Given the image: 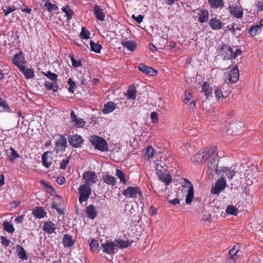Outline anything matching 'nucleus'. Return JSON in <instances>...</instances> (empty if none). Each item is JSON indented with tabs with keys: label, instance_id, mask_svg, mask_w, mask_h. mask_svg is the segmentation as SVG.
Here are the masks:
<instances>
[{
	"label": "nucleus",
	"instance_id": "f257e3e1",
	"mask_svg": "<svg viewBox=\"0 0 263 263\" xmlns=\"http://www.w3.org/2000/svg\"><path fill=\"white\" fill-rule=\"evenodd\" d=\"M216 156L217 148L216 146H214L206 148L199 151L191 157V160L193 162L202 164L205 162L211 156L216 157Z\"/></svg>",
	"mask_w": 263,
	"mask_h": 263
},
{
	"label": "nucleus",
	"instance_id": "f03ea898",
	"mask_svg": "<svg viewBox=\"0 0 263 263\" xmlns=\"http://www.w3.org/2000/svg\"><path fill=\"white\" fill-rule=\"evenodd\" d=\"M89 141L95 149L101 152H106L108 150V144L102 137L92 135L90 137Z\"/></svg>",
	"mask_w": 263,
	"mask_h": 263
},
{
	"label": "nucleus",
	"instance_id": "7ed1b4c3",
	"mask_svg": "<svg viewBox=\"0 0 263 263\" xmlns=\"http://www.w3.org/2000/svg\"><path fill=\"white\" fill-rule=\"evenodd\" d=\"M218 162V156L217 152L216 157L211 156L208 164V168L206 173L209 175V178L213 177L215 173L218 174L219 170L217 169Z\"/></svg>",
	"mask_w": 263,
	"mask_h": 263
},
{
	"label": "nucleus",
	"instance_id": "20e7f679",
	"mask_svg": "<svg viewBox=\"0 0 263 263\" xmlns=\"http://www.w3.org/2000/svg\"><path fill=\"white\" fill-rule=\"evenodd\" d=\"M194 13L193 17L195 21L202 24L208 21L209 12L207 10L201 8L194 9L192 11Z\"/></svg>",
	"mask_w": 263,
	"mask_h": 263
},
{
	"label": "nucleus",
	"instance_id": "39448f33",
	"mask_svg": "<svg viewBox=\"0 0 263 263\" xmlns=\"http://www.w3.org/2000/svg\"><path fill=\"white\" fill-rule=\"evenodd\" d=\"M79 200L80 203L86 201L91 195V190L90 186L86 184L81 185L79 189Z\"/></svg>",
	"mask_w": 263,
	"mask_h": 263
},
{
	"label": "nucleus",
	"instance_id": "423d86ee",
	"mask_svg": "<svg viewBox=\"0 0 263 263\" xmlns=\"http://www.w3.org/2000/svg\"><path fill=\"white\" fill-rule=\"evenodd\" d=\"M156 170L157 174L159 178L162 182L165 183L168 185L172 181L171 175L168 174L165 168L158 164L156 166Z\"/></svg>",
	"mask_w": 263,
	"mask_h": 263
},
{
	"label": "nucleus",
	"instance_id": "0eeeda50",
	"mask_svg": "<svg viewBox=\"0 0 263 263\" xmlns=\"http://www.w3.org/2000/svg\"><path fill=\"white\" fill-rule=\"evenodd\" d=\"M122 194L126 198H137L141 196V192L138 187L129 186L123 190Z\"/></svg>",
	"mask_w": 263,
	"mask_h": 263
},
{
	"label": "nucleus",
	"instance_id": "6e6552de",
	"mask_svg": "<svg viewBox=\"0 0 263 263\" xmlns=\"http://www.w3.org/2000/svg\"><path fill=\"white\" fill-rule=\"evenodd\" d=\"M229 9V12L232 16L239 19L243 17V9L239 3L230 6Z\"/></svg>",
	"mask_w": 263,
	"mask_h": 263
},
{
	"label": "nucleus",
	"instance_id": "1a4fd4ad",
	"mask_svg": "<svg viewBox=\"0 0 263 263\" xmlns=\"http://www.w3.org/2000/svg\"><path fill=\"white\" fill-rule=\"evenodd\" d=\"M67 146V140L63 135H58L55 142V151L57 153H63Z\"/></svg>",
	"mask_w": 263,
	"mask_h": 263
},
{
	"label": "nucleus",
	"instance_id": "9d476101",
	"mask_svg": "<svg viewBox=\"0 0 263 263\" xmlns=\"http://www.w3.org/2000/svg\"><path fill=\"white\" fill-rule=\"evenodd\" d=\"M83 179L85 181L84 184L90 185L95 183L98 181V176L93 172L88 171L83 174Z\"/></svg>",
	"mask_w": 263,
	"mask_h": 263
},
{
	"label": "nucleus",
	"instance_id": "9b49d317",
	"mask_svg": "<svg viewBox=\"0 0 263 263\" xmlns=\"http://www.w3.org/2000/svg\"><path fill=\"white\" fill-rule=\"evenodd\" d=\"M227 185L226 181L224 177H221L211 189V192L213 194L218 195L220 192L224 189Z\"/></svg>",
	"mask_w": 263,
	"mask_h": 263
},
{
	"label": "nucleus",
	"instance_id": "f8f14e48",
	"mask_svg": "<svg viewBox=\"0 0 263 263\" xmlns=\"http://www.w3.org/2000/svg\"><path fill=\"white\" fill-rule=\"evenodd\" d=\"M68 142L73 147L78 148L81 147L84 140L82 136L75 134L69 137Z\"/></svg>",
	"mask_w": 263,
	"mask_h": 263
},
{
	"label": "nucleus",
	"instance_id": "ddd939ff",
	"mask_svg": "<svg viewBox=\"0 0 263 263\" xmlns=\"http://www.w3.org/2000/svg\"><path fill=\"white\" fill-rule=\"evenodd\" d=\"M70 117L71 122L73 125L76 128H83L85 125V121L82 118L78 117L74 113V111H71L70 112Z\"/></svg>",
	"mask_w": 263,
	"mask_h": 263
},
{
	"label": "nucleus",
	"instance_id": "4468645a",
	"mask_svg": "<svg viewBox=\"0 0 263 263\" xmlns=\"http://www.w3.org/2000/svg\"><path fill=\"white\" fill-rule=\"evenodd\" d=\"M103 252L106 254H111L116 253L117 246L112 241H107L105 243L102 244Z\"/></svg>",
	"mask_w": 263,
	"mask_h": 263
},
{
	"label": "nucleus",
	"instance_id": "2eb2a0df",
	"mask_svg": "<svg viewBox=\"0 0 263 263\" xmlns=\"http://www.w3.org/2000/svg\"><path fill=\"white\" fill-rule=\"evenodd\" d=\"M12 62L15 66L19 68V69L21 68V67L24 66L25 61L23 52H20L19 53L15 54L12 59Z\"/></svg>",
	"mask_w": 263,
	"mask_h": 263
},
{
	"label": "nucleus",
	"instance_id": "dca6fc26",
	"mask_svg": "<svg viewBox=\"0 0 263 263\" xmlns=\"http://www.w3.org/2000/svg\"><path fill=\"white\" fill-rule=\"evenodd\" d=\"M237 172L232 167H224L221 170H219L218 175H221V177H227L231 180Z\"/></svg>",
	"mask_w": 263,
	"mask_h": 263
},
{
	"label": "nucleus",
	"instance_id": "f3484780",
	"mask_svg": "<svg viewBox=\"0 0 263 263\" xmlns=\"http://www.w3.org/2000/svg\"><path fill=\"white\" fill-rule=\"evenodd\" d=\"M229 82L230 83L236 82L239 77V70L237 66L233 67L229 72Z\"/></svg>",
	"mask_w": 263,
	"mask_h": 263
},
{
	"label": "nucleus",
	"instance_id": "a211bd4d",
	"mask_svg": "<svg viewBox=\"0 0 263 263\" xmlns=\"http://www.w3.org/2000/svg\"><path fill=\"white\" fill-rule=\"evenodd\" d=\"M138 69L141 71L149 76H156L157 71L151 67L146 66L143 64H140L138 65Z\"/></svg>",
	"mask_w": 263,
	"mask_h": 263
},
{
	"label": "nucleus",
	"instance_id": "6ab92c4d",
	"mask_svg": "<svg viewBox=\"0 0 263 263\" xmlns=\"http://www.w3.org/2000/svg\"><path fill=\"white\" fill-rule=\"evenodd\" d=\"M93 14L96 16L97 20L100 21H104L105 19V13L104 12L103 9L101 8V7L97 5H95L93 6Z\"/></svg>",
	"mask_w": 263,
	"mask_h": 263
},
{
	"label": "nucleus",
	"instance_id": "aec40b11",
	"mask_svg": "<svg viewBox=\"0 0 263 263\" xmlns=\"http://www.w3.org/2000/svg\"><path fill=\"white\" fill-rule=\"evenodd\" d=\"M32 214L36 218H43L47 216V212L42 206H36L32 210Z\"/></svg>",
	"mask_w": 263,
	"mask_h": 263
},
{
	"label": "nucleus",
	"instance_id": "412c9836",
	"mask_svg": "<svg viewBox=\"0 0 263 263\" xmlns=\"http://www.w3.org/2000/svg\"><path fill=\"white\" fill-rule=\"evenodd\" d=\"M194 187L190 182H188L187 194L186 195L185 202L187 204L191 203L194 197Z\"/></svg>",
	"mask_w": 263,
	"mask_h": 263
},
{
	"label": "nucleus",
	"instance_id": "4be33fe9",
	"mask_svg": "<svg viewBox=\"0 0 263 263\" xmlns=\"http://www.w3.org/2000/svg\"><path fill=\"white\" fill-rule=\"evenodd\" d=\"M85 214L88 218L91 219H95L97 215L96 208L93 205H89L86 208Z\"/></svg>",
	"mask_w": 263,
	"mask_h": 263
},
{
	"label": "nucleus",
	"instance_id": "5701e85b",
	"mask_svg": "<svg viewBox=\"0 0 263 263\" xmlns=\"http://www.w3.org/2000/svg\"><path fill=\"white\" fill-rule=\"evenodd\" d=\"M43 230L48 234L55 233L57 228L54 223L51 221L45 222L43 225Z\"/></svg>",
	"mask_w": 263,
	"mask_h": 263
},
{
	"label": "nucleus",
	"instance_id": "b1692460",
	"mask_svg": "<svg viewBox=\"0 0 263 263\" xmlns=\"http://www.w3.org/2000/svg\"><path fill=\"white\" fill-rule=\"evenodd\" d=\"M116 108V104L112 101H109L104 105L102 111L104 114H108L112 112Z\"/></svg>",
	"mask_w": 263,
	"mask_h": 263
},
{
	"label": "nucleus",
	"instance_id": "393cba45",
	"mask_svg": "<svg viewBox=\"0 0 263 263\" xmlns=\"http://www.w3.org/2000/svg\"><path fill=\"white\" fill-rule=\"evenodd\" d=\"M209 24L213 30L220 29L223 26V24L221 21L216 17L210 19Z\"/></svg>",
	"mask_w": 263,
	"mask_h": 263
},
{
	"label": "nucleus",
	"instance_id": "a878e982",
	"mask_svg": "<svg viewBox=\"0 0 263 263\" xmlns=\"http://www.w3.org/2000/svg\"><path fill=\"white\" fill-rule=\"evenodd\" d=\"M6 155H7L9 160L11 161H13L16 158L21 157V156L12 147H11L9 149L6 151Z\"/></svg>",
	"mask_w": 263,
	"mask_h": 263
},
{
	"label": "nucleus",
	"instance_id": "bb28decb",
	"mask_svg": "<svg viewBox=\"0 0 263 263\" xmlns=\"http://www.w3.org/2000/svg\"><path fill=\"white\" fill-rule=\"evenodd\" d=\"M39 2L42 5L45 2L44 6L46 8L49 12H51L53 11H56L58 9V7L54 4H52L48 0H39Z\"/></svg>",
	"mask_w": 263,
	"mask_h": 263
},
{
	"label": "nucleus",
	"instance_id": "cd10ccee",
	"mask_svg": "<svg viewBox=\"0 0 263 263\" xmlns=\"http://www.w3.org/2000/svg\"><path fill=\"white\" fill-rule=\"evenodd\" d=\"M208 4L210 7L214 9L222 8L224 5L223 0H208Z\"/></svg>",
	"mask_w": 263,
	"mask_h": 263
},
{
	"label": "nucleus",
	"instance_id": "c85d7f7f",
	"mask_svg": "<svg viewBox=\"0 0 263 263\" xmlns=\"http://www.w3.org/2000/svg\"><path fill=\"white\" fill-rule=\"evenodd\" d=\"M19 70L23 73L25 78L27 79H32L34 76V70L32 69L26 67L24 66L23 67H21Z\"/></svg>",
	"mask_w": 263,
	"mask_h": 263
},
{
	"label": "nucleus",
	"instance_id": "c756f323",
	"mask_svg": "<svg viewBox=\"0 0 263 263\" xmlns=\"http://www.w3.org/2000/svg\"><path fill=\"white\" fill-rule=\"evenodd\" d=\"M121 44L124 48H127L130 51H133L137 47V44L133 41L123 40Z\"/></svg>",
	"mask_w": 263,
	"mask_h": 263
},
{
	"label": "nucleus",
	"instance_id": "7c9ffc66",
	"mask_svg": "<svg viewBox=\"0 0 263 263\" xmlns=\"http://www.w3.org/2000/svg\"><path fill=\"white\" fill-rule=\"evenodd\" d=\"M222 55H224V59H231L229 57H231L233 49L229 46L224 45L222 46L221 50Z\"/></svg>",
	"mask_w": 263,
	"mask_h": 263
},
{
	"label": "nucleus",
	"instance_id": "2f4dec72",
	"mask_svg": "<svg viewBox=\"0 0 263 263\" xmlns=\"http://www.w3.org/2000/svg\"><path fill=\"white\" fill-rule=\"evenodd\" d=\"M62 243L64 247L69 248L73 246L74 241L71 236L68 234L64 235Z\"/></svg>",
	"mask_w": 263,
	"mask_h": 263
},
{
	"label": "nucleus",
	"instance_id": "473e14b6",
	"mask_svg": "<svg viewBox=\"0 0 263 263\" xmlns=\"http://www.w3.org/2000/svg\"><path fill=\"white\" fill-rule=\"evenodd\" d=\"M127 99L134 100L136 99V89L135 86H130L125 93Z\"/></svg>",
	"mask_w": 263,
	"mask_h": 263
},
{
	"label": "nucleus",
	"instance_id": "72a5a7b5",
	"mask_svg": "<svg viewBox=\"0 0 263 263\" xmlns=\"http://www.w3.org/2000/svg\"><path fill=\"white\" fill-rule=\"evenodd\" d=\"M45 87L48 90H52L53 92H57L59 89V85L57 82H52V83L46 81L44 84Z\"/></svg>",
	"mask_w": 263,
	"mask_h": 263
},
{
	"label": "nucleus",
	"instance_id": "f704fd0d",
	"mask_svg": "<svg viewBox=\"0 0 263 263\" xmlns=\"http://www.w3.org/2000/svg\"><path fill=\"white\" fill-rule=\"evenodd\" d=\"M116 175L119 179L120 182L124 184L127 183L128 177L122 171L117 168L116 170Z\"/></svg>",
	"mask_w": 263,
	"mask_h": 263
},
{
	"label": "nucleus",
	"instance_id": "c9c22d12",
	"mask_svg": "<svg viewBox=\"0 0 263 263\" xmlns=\"http://www.w3.org/2000/svg\"><path fill=\"white\" fill-rule=\"evenodd\" d=\"M103 180L107 184L115 186L117 183V180L115 177L110 175H105L103 176Z\"/></svg>",
	"mask_w": 263,
	"mask_h": 263
},
{
	"label": "nucleus",
	"instance_id": "e433bc0d",
	"mask_svg": "<svg viewBox=\"0 0 263 263\" xmlns=\"http://www.w3.org/2000/svg\"><path fill=\"white\" fill-rule=\"evenodd\" d=\"M3 229L4 231L9 233H13L15 231L13 224L7 221L3 222Z\"/></svg>",
	"mask_w": 263,
	"mask_h": 263
},
{
	"label": "nucleus",
	"instance_id": "4c0bfd02",
	"mask_svg": "<svg viewBox=\"0 0 263 263\" xmlns=\"http://www.w3.org/2000/svg\"><path fill=\"white\" fill-rule=\"evenodd\" d=\"M115 242H116V246L117 247L120 249H124L127 248L130 246L132 244V242L128 240H115Z\"/></svg>",
	"mask_w": 263,
	"mask_h": 263
},
{
	"label": "nucleus",
	"instance_id": "58836bf2",
	"mask_svg": "<svg viewBox=\"0 0 263 263\" xmlns=\"http://www.w3.org/2000/svg\"><path fill=\"white\" fill-rule=\"evenodd\" d=\"M202 90L204 92V96L208 98L212 93V89L208 82H205L202 84Z\"/></svg>",
	"mask_w": 263,
	"mask_h": 263
},
{
	"label": "nucleus",
	"instance_id": "ea45409f",
	"mask_svg": "<svg viewBox=\"0 0 263 263\" xmlns=\"http://www.w3.org/2000/svg\"><path fill=\"white\" fill-rule=\"evenodd\" d=\"M90 47L92 51L96 53H100L102 49V45L98 42L96 43L92 41H90Z\"/></svg>",
	"mask_w": 263,
	"mask_h": 263
},
{
	"label": "nucleus",
	"instance_id": "a19ab883",
	"mask_svg": "<svg viewBox=\"0 0 263 263\" xmlns=\"http://www.w3.org/2000/svg\"><path fill=\"white\" fill-rule=\"evenodd\" d=\"M89 247L91 251L92 252H99L100 251L99 243L98 241L95 239H91V241L89 242Z\"/></svg>",
	"mask_w": 263,
	"mask_h": 263
},
{
	"label": "nucleus",
	"instance_id": "79ce46f5",
	"mask_svg": "<svg viewBox=\"0 0 263 263\" xmlns=\"http://www.w3.org/2000/svg\"><path fill=\"white\" fill-rule=\"evenodd\" d=\"M16 251L17 253V255L21 259L23 260H26L27 259V254L23 247L19 245L17 246Z\"/></svg>",
	"mask_w": 263,
	"mask_h": 263
},
{
	"label": "nucleus",
	"instance_id": "37998d69",
	"mask_svg": "<svg viewBox=\"0 0 263 263\" xmlns=\"http://www.w3.org/2000/svg\"><path fill=\"white\" fill-rule=\"evenodd\" d=\"M261 31V27L259 25H256L251 27L248 30V33L251 36H255Z\"/></svg>",
	"mask_w": 263,
	"mask_h": 263
},
{
	"label": "nucleus",
	"instance_id": "c03bdc74",
	"mask_svg": "<svg viewBox=\"0 0 263 263\" xmlns=\"http://www.w3.org/2000/svg\"><path fill=\"white\" fill-rule=\"evenodd\" d=\"M49 153V152H46L42 156V163L46 168H49L51 164V162L49 161V158L47 157Z\"/></svg>",
	"mask_w": 263,
	"mask_h": 263
},
{
	"label": "nucleus",
	"instance_id": "a18cd8bd",
	"mask_svg": "<svg viewBox=\"0 0 263 263\" xmlns=\"http://www.w3.org/2000/svg\"><path fill=\"white\" fill-rule=\"evenodd\" d=\"M0 107L2 108V110L3 111L11 112H12V110L9 107L8 104L7 102L3 99V98L0 97Z\"/></svg>",
	"mask_w": 263,
	"mask_h": 263
},
{
	"label": "nucleus",
	"instance_id": "49530a36",
	"mask_svg": "<svg viewBox=\"0 0 263 263\" xmlns=\"http://www.w3.org/2000/svg\"><path fill=\"white\" fill-rule=\"evenodd\" d=\"M62 10L66 14L68 21L71 20L73 15V11L69 6H64L62 8Z\"/></svg>",
	"mask_w": 263,
	"mask_h": 263
},
{
	"label": "nucleus",
	"instance_id": "de8ad7c7",
	"mask_svg": "<svg viewBox=\"0 0 263 263\" xmlns=\"http://www.w3.org/2000/svg\"><path fill=\"white\" fill-rule=\"evenodd\" d=\"M90 32L86 29L85 27H83L81 28V31L80 34V37L83 40H87L90 38Z\"/></svg>",
	"mask_w": 263,
	"mask_h": 263
},
{
	"label": "nucleus",
	"instance_id": "09e8293b",
	"mask_svg": "<svg viewBox=\"0 0 263 263\" xmlns=\"http://www.w3.org/2000/svg\"><path fill=\"white\" fill-rule=\"evenodd\" d=\"M226 212L232 215H236L238 213V209L233 205H230L227 206Z\"/></svg>",
	"mask_w": 263,
	"mask_h": 263
},
{
	"label": "nucleus",
	"instance_id": "8fccbe9b",
	"mask_svg": "<svg viewBox=\"0 0 263 263\" xmlns=\"http://www.w3.org/2000/svg\"><path fill=\"white\" fill-rule=\"evenodd\" d=\"M238 250H239V246L238 245H235L229 251L230 256L233 257V258H237Z\"/></svg>",
	"mask_w": 263,
	"mask_h": 263
},
{
	"label": "nucleus",
	"instance_id": "3c124183",
	"mask_svg": "<svg viewBox=\"0 0 263 263\" xmlns=\"http://www.w3.org/2000/svg\"><path fill=\"white\" fill-rule=\"evenodd\" d=\"M45 76L49 78L50 80L53 82H57L58 80V76L54 73H52L50 71H48L47 72H43Z\"/></svg>",
	"mask_w": 263,
	"mask_h": 263
},
{
	"label": "nucleus",
	"instance_id": "603ef678",
	"mask_svg": "<svg viewBox=\"0 0 263 263\" xmlns=\"http://www.w3.org/2000/svg\"><path fill=\"white\" fill-rule=\"evenodd\" d=\"M16 8L13 5H11L9 6L8 7H3L2 10H3V12L5 14V15H7L11 12H12L14 11Z\"/></svg>",
	"mask_w": 263,
	"mask_h": 263
},
{
	"label": "nucleus",
	"instance_id": "864d4df0",
	"mask_svg": "<svg viewBox=\"0 0 263 263\" xmlns=\"http://www.w3.org/2000/svg\"><path fill=\"white\" fill-rule=\"evenodd\" d=\"M154 149L152 146H148L145 152V155L148 158V159H152L154 157Z\"/></svg>",
	"mask_w": 263,
	"mask_h": 263
},
{
	"label": "nucleus",
	"instance_id": "5fc2aeb1",
	"mask_svg": "<svg viewBox=\"0 0 263 263\" xmlns=\"http://www.w3.org/2000/svg\"><path fill=\"white\" fill-rule=\"evenodd\" d=\"M67 82L69 85L68 88V91L71 93H73L74 89L76 87V83L72 80L71 78H69Z\"/></svg>",
	"mask_w": 263,
	"mask_h": 263
},
{
	"label": "nucleus",
	"instance_id": "6e6d98bb",
	"mask_svg": "<svg viewBox=\"0 0 263 263\" xmlns=\"http://www.w3.org/2000/svg\"><path fill=\"white\" fill-rule=\"evenodd\" d=\"M70 159V157H67L65 159L62 160L60 162V168L65 170L66 168L67 164L69 162Z\"/></svg>",
	"mask_w": 263,
	"mask_h": 263
},
{
	"label": "nucleus",
	"instance_id": "4d7b16f0",
	"mask_svg": "<svg viewBox=\"0 0 263 263\" xmlns=\"http://www.w3.org/2000/svg\"><path fill=\"white\" fill-rule=\"evenodd\" d=\"M70 59L72 62V66L74 67H81L82 65L81 60H77L72 56H70Z\"/></svg>",
	"mask_w": 263,
	"mask_h": 263
},
{
	"label": "nucleus",
	"instance_id": "13d9d810",
	"mask_svg": "<svg viewBox=\"0 0 263 263\" xmlns=\"http://www.w3.org/2000/svg\"><path fill=\"white\" fill-rule=\"evenodd\" d=\"M10 242V240L6 237L3 236H1V242L5 248L7 247L9 245Z\"/></svg>",
	"mask_w": 263,
	"mask_h": 263
},
{
	"label": "nucleus",
	"instance_id": "bf43d9fd",
	"mask_svg": "<svg viewBox=\"0 0 263 263\" xmlns=\"http://www.w3.org/2000/svg\"><path fill=\"white\" fill-rule=\"evenodd\" d=\"M151 119L152 123L154 124L157 123L158 122V114L155 111L152 112L151 114Z\"/></svg>",
	"mask_w": 263,
	"mask_h": 263
},
{
	"label": "nucleus",
	"instance_id": "052dcab7",
	"mask_svg": "<svg viewBox=\"0 0 263 263\" xmlns=\"http://www.w3.org/2000/svg\"><path fill=\"white\" fill-rule=\"evenodd\" d=\"M241 50L240 49H236L234 52L233 51L231 57H229L231 59H234L236 58L238 55L241 54Z\"/></svg>",
	"mask_w": 263,
	"mask_h": 263
},
{
	"label": "nucleus",
	"instance_id": "680f3d73",
	"mask_svg": "<svg viewBox=\"0 0 263 263\" xmlns=\"http://www.w3.org/2000/svg\"><path fill=\"white\" fill-rule=\"evenodd\" d=\"M214 93L215 94V96L218 99H220L221 98H222L223 97V93H222V90L219 89V88H216L215 90H214Z\"/></svg>",
	"mask_w": 263,
	"mask_h": 263
},
{
	"label": "nucleus",
	"instance_id": "e2e57ef3",
	"mask_svg": "<svg viewBox=\"0 0 263 263\" xmlns=\"http://www.w3.org/2000/svg\"><path fill=\"white\" fill-rule=\"evenodd\" d=\"M192 98L190 92H186L183 101L185 103H187Z\"/></svg>",
	"mask_w": 263,
	"mask_h": 263
},
{
	"label": "nucleus",
	"instance_id": "0e129e2a",
	"mask_svg": "<svg viewBox=\"0 0 263 263\" xmlns=\"http://www.w3.org/2000/svg\"><path fill=\"white\" fill-rule=\"evenodd\" d=\"M132 18L134 19V20L137 22L138 23H141L143 20V16L142 15H138V16H135V15H132Z\"/></svg>",
	"mask_w": 263,
	"mask_h": 263
},
{
	"label": "nucleus",
	"instance_id": "69168bd1",
	"mask_svg": "<svg viewBox=\"0 0 263 263\" xmlns=\"http://www.w3.org/2000/svg\"><path fill=\"white\" fill-rule=\"evenodd\" d=\"M258 11H263V0L259 1L255 5Z\"/></svg>",
	"mask_w": 263,
	"mask_h": 263
},
{
	"label": "nucleus",
	"instance_id": "338daca9",
	"mask_svg": "<svg viewBox=\"0 0 263 263\" xmlns=\"http://www.w3.org/2000/svg\"><path fill=\"white\" fill-rule=\"evenodd\" d=\"M41 182V184L44 187H45L47 189H48L49 190H50L51 191H53L54 190L53 187L52 186H51L50 184L47 183L45 181L42 180Z\"/></svg>",
	"mask_w": 263,
	"mask_h": 263
},
{
	"label": "nucleus",
	"instance_id": "774afa93",
	"mask_svg": "<svg viewBox=\"0 0 263 263\" xmlns=\"http://www.w3.org/2000/svg\"><path fill=\"white\" fill-rule=\"evenodd\" d=\"M24 215H22L20 216L16 217L15 219V222L17 223H22L24 219Z\"/></svg>",
	"mask_w": 263,
	"mask_h": 263
}]
</instances>
